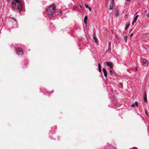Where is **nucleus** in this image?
<instances>
[{"label": "nucleus", "mask_w": 149, "mask_h": 149, "mask_svg": "<svg viewBox=\"0 0 149 149\" xmlns=\"http://www.w3.org/2000/svg\"><path fill=\"white\" fill-rule=\"evenodd\" d=\"M58 14H57V15H62L61 11V10L59 9L58 10Z\"/></svg>", "instance_id": "nucleus-11"}, {"label": "nucleus", "mask_w": 149, "mask_h": 149, "mask_svg": "<svg viewBox=\"0 0 149 149\" xmlns=\"http://www.w3.org/2000/svg\"><path fill=\"white\" fill-rule=\"evenodd\" d=\"M147 61L146 60H143V63L145 66H146L147 65Z\"/></svg>", "instance_id": "nucleus-9"}, {"label": "nucleus", "mask_w": 149, "mask_h": 149, "mask_svg": "<svg viewBox=\"0 0 149 149\" xmlns=\"http://www.w3.org/2000/svg\"><path fill=\"white\" fill-rule=\"evenodd\" d=\"M55 10V7L54 5H52L49 6L47 8V13L49 15H52L54 13Z\"/></svg>", "instance_id": "nucleus-2"}, {"label": "nucleus", "mask_w": 149, "mask_h": 149, "mask_svg": "<svg viewBox=\"0 0 149 149\" xmlns=\"http://www.w3.org/2000/svg\"><path fill=\"white\" fill-rule=\"evenodd\" d=\"M104 63L106 64L105 65H106L109 66L111 68H113V64L109 62H105Z\"/></svg>", "instance_id": "nucleus-4"}, {"label": "nucleus", "mask_w": 149, "mask_h": 149, "mask_svg": "<svg viewBox=\"0 0 149 149\" xmlns=\"http://www.w3.org/2000/svg\"><path fill=\"white\" fill-rule=\"evenodd\" d=\"M14 20H15V21H16V20L15 19H14Z\"/></svg>", "instance_id": "nucleus-26"}, {"label": "nucleus", "mask_w": 149, "mask_h": 149, "mask_svg": "<svg viewBox=\"0 0 149 149\" xmlns=\"http://www.w3.org/2000/svg\"><path fill=\"white\" fill-rule=\"evenodd\" d=\"M85 6L87 8H88L89 7V6L86 4L85 5Z\"/></svg>", "instance_id": "nucleus-22"}, {"label": "nucleus", "mask_w": 149, "mask_h": 149, "mask_svg": "<svg viewBox=\"0 0 149 149\" xmlns=\"http://www.w3.org/2000/svg\"><path fill=\"white\" fill-rule=\"evenodd\" d=\"M98 65L99 69L101 68V65H100V63H98Z\"/></svg>", "instance_id": "nucleus-20"}, {"label": "nucleus", "mask_w": 149, "mask_h": 149, "mask_svg": "<svg viewBox=\"0 0 149 149\" xmlns=\"http://www.w3.org/2000/svg\"><path fill=\"white\" fill-rule=\"evenodd\" d=\"M129 25L128 24H126V27L125 28V30H126L127 29V28L129 26Z\"/></svg>", "instance_id": "nucleus-13"}, {"label": "nucleus", "mask_w": 149, "mask_h": 149, "mask_svg": "<svg viewBox=\"0 0 149 149\" xmlns=\"http://www.w3.org/2000/svg\"><path fill=\"white\" fill-rule=\"evenodd\" d=\"M126 1L127 2H129L131 0H126Z\"/></svg>", "instance_id": "nucleus-25"}, {"label": "nucleus", "mask_w": 149, "mask_h": 149, "mask_svg": "<svg viewBox=\"0 0 149 149\" xmlns=\"http://www.w3.org/2000/svg\"><path fill=\"white\" fill-rule=\"evenodd\" d=\"M114 2V0H113L111 3L109 5V9L110 10H112L113 9V4Z\"/></svg>", "instance_id": "nucleus-5"}, {"label": "nucleus", "mask_w": 149, "mask_h": 149, "mask_svg": "<svg viewBox=\"0 0 149 149\" xmlns=\"http://www.w3.org/2000/svg\"><path fill=\"white\" fill-rule=\"evenodd\" d=\"M138 104L137 102H136L135 103H133L131 105V106L132 107H134L135 106H136L137 107H138Z\"/></svg>", "instance_id": "nucleus-7"}, {"label": "nucleus", "mask_w": 149, "mask_h": 149, "mask_svg": "<svg viewBox=\"0 0 149 149\" xmlns=\"http://www.w3.org/2000/svg\"><path fill=\"white\" fill-rule=\"evenodd\" d=\"M118 11H116L114 13V15L116 16H118Z\"/></svg>", "instance_id": "nucleus-12"}, {"label": "nucleus", "mask_w": 149, "mask_h": 149, "mask_svg": "<svg viewBox=\"0 0 149 149\" xmlns=\"http://www.w3.org/2000/svg\"><path fill=\"white\" fill-rule=\"evenodd\" d=\"M133 35V34L132 33H131L130 35V37H132Z\"/></svg>", "instance_id": "nucleus-24"}, {"label": "nucleus", "mask_w": 149, "mask_h": 149, "mask_svg": "<svg viewBox=\"0 0 149 149\" xmlns=\"http://www.w3.org/2000/svg\"><path fill=\"white\" fill-rule=\"evenodd\" d=\"M12 7L14 10L19 12L22 10V5L19 0H13L12 2Z\"/></svg>", "instance_id": "nucleus-1"}, {"label": "nucleus", "mask_w": 149, "mask_h": 149, "mask_svg": "<svg viewBox=\"0 0 149 149\" xmlns=\"http://www.w3.org/2000/svg\"><path fill=\"white\" fill-rule=\"evenodd\" d=\"M88 19V17L87 16H85L84 18V22L85 24H86L87 20Z\"/></svg>", "instance_id": "nucleus-10"}, {"label": "nucleus", "mask_w": 149, "mask_h": 149, "mask_svg": "<svg viewBox=\"0 0 149 149\" xmlns=\"http://www.w3.org/2000/svg\"><path fill=\"white\" fill-rule=\"evenodd\" d=\"M127 36H125L124 37V40H125L126 42H127Z\"/></svg>", "instance_id": "nucleus-15"}, {"label": "nucleus", "mask_w": 149, "mask_h": 149, "mask_svg": "<svg viewBox=\"0 0 149 149\" xmlns=\"http://www.w3.org/2000/svg\"><path fill=\"white\" fill-rule=\"evenodd\" d=\"M109 72H110V73L111 75V76H113V73L112 71L111 70H110Z\"/></svg>", "instance_id": "nucleus-17"}, {"label": "nucleus", "mask_w": 149, "mask_h": 149, "mask_svg": "<svg viewBox=\"0 0 149 149\" xmlns=\"http://www.w3.org/2000/svg\"><path fill=\"white\" fill-rule=\"evenodd\" d=\"M104 73V76L105 77H107V73Z\"/></svg>", "instance_id": "nucleus-18"}, {"label": "nucleus", "mask_w": 149, "mask_h": 149, "mask_svg": "<svg viewBox=\"0 0 149 149\" xmlns=\"http://www.w3.org/2000/svg\"><path fill=\"white\" fill-rule=\"evenodd\" d=\"M99 72H100L101 71V68L99 69Z\"/></svg>", "instance_id": "nucleus-23"}, {"label": "nucleus", "mask_w": 149, "mask_h": 149, "mask_svg": "<svg viewBox=\"0 0 149 149\" xmlns=\"http://www.w3.org/2000/svg\"><path fill=\"white\" fill-rule=\"evenodd\" d=\"M144 98L145 102H146L147 101V95L146 92H145L144 94Z\"/></svg>", "instance_id": "nucleus-8"}, {"label": "nucleus", "mask_w": 149, "mask_h": 149, "mask_svg": "<svg viewBox=\"0 0 149 149\" xmlns=\"http://www.w3.org/2000/svg\"><path fill=\"white\" fill-rule=\"evenodd\" d=\"M103 71L104 73H105L107 72V71H106V69H105L104 68H103Z\"/></svg>", "instance_id": "nucleus-16"}, {"label": "nucleus", "mask_w": 149, "mask_h": 149, "mask_svg": "<svg viewBox=\"0 0 149 149\" xmlns=\"http://www.w3.org/2000/svg\"><path fill=\"white\" fill-rule=\"evenodd\" d=\"M139 15H137L134 18L133 21L132 22V25H134L135 23L137 20V18L139 17Z\"/></svg>", "instance_id": "nucleus-6"}, {"label": "nucleus", "mask_w": 149, "mask_h": 149, "mask_svg": "<svg viewBox=\"0 0 149 149\" xmlns=\"http://www.w3.org/2000/svg\"><path fill=\"white\" fill-rule=\"evenodd\" d=\"M148 112L146 110V111L145 112V113H146V116H148Z\"/></svg>", "instance_id": "nucleus-19"}, {"label": "nucleus", "mask_w": 149, "mask_h": 149, "mask_svg": "<svg viewBox=\"0 0 149 149\" xmlns=\"http://www.w3.org/2000/svg\"><path fill=\"white\" fill-rule=\"evenodd\" d=\"M15 51L16 53L18 55H22L23 54L22 50L19 48H17L15 50Z\"/></svg>", "instance_id": "nucleus-3"}, {"label": "nucleus", "mask_w": 149, "mask_h": 149, "mask_svg": "<svg viewBox=\"0 0 149 149\" xmlns=\"http://www.w3.org/2000/svg\"><path fill=\"white\" fill-rule=\"evenodd\" d=\"M88 9L90 11H91V8L90 7H89L88 8Z\"/></svg>", "instance_id": "nucleus-21"}, {"label": "nucleus", "mask_w": 149, "mask_h": 149, "mask_svg": "<svg viewBox=\"0 0 149 149\" xmlns=\"http://www.w3.org/2000/svg\"><path fill=\"white\" fill-rule=\"evenodd\" d=\"M93 39H94V41L96 42H97V38H96L95 36H94L93 37Z\"/></svg>", "instance_id": "nucleus-14"}]
</instances>
